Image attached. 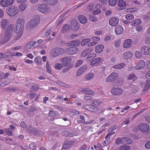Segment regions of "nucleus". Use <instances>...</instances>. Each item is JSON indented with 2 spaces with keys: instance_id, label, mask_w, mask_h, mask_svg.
I'll list each match as a JSON object with an SVG mask.
<instances>
[{
  "instance_id": "nucleus-26",
  "label": "nucleus",
  "mask_w": 150,
  "mask_h": 150,
  "mask_svg": "<svg viewBox=\"0 0 150 150\" xmlns=\"http://www.w3.org/2000/svg\"><path fill=\"white\" fill-rule=\"evenodd\" d=\"M58 56L63 54L65 52V50L63 48L57 47L55 48Z\"/></svg>"
},
{
  "instance_id": "nucleus-64",
  "label": "nucleus",
  "mask_w": 150,
  "mask_h": 150,
  "mask_svg": "<svg viewBox=\"0 0 150 150\" xmlns=\"http://www.w3.org/2000/svg\"><path fill=\"white\" fill-rule=\"evenodd\" d=\"M145 43L147 44L148 45L150 43V37H146L145 38Z\"/></svg>"
},
{
  "instance_id": "nucleus-52",
  "label": "nucleus",
  "mask_w": 150,
  "mask_h": 150,
  "mask_svg": "<svg viewBox=\"0 0 150 150\" xmlns=\"http://www.w3.org/2000/svg\"><path fill=\"white\" fill-rule=\"evenodd\" d=\"M41 59L39 57H36L35 59V62L38 65H40L41 63Z\"/></svg>"
},
{
  "instance_id": "nucleus-31",
  "label": "nucleus",
  "mask_w": 150,
  "mask_h": 150,
  "mask_svg": "<svg viewBox=\"0 0 150 150\" xmlns=\"http://www.w3.org/2000/svg\"><path fill=\"white\" fill-rule=\"evenodd\" d=\"M58 114V112L54 110H50L48 113V115L50 117L56 116Z\"/></svg>"
},
{
  "instance_id": "nucleus-25",
  "label": "nucleus",
  "mask_w": 150,
  "mask_h": 150,
  "mask_svg": "<svg viewBox=\"0 0 150 150\" xmlns=\"http://www.w3.org/2000/svg\"><path fill=\"white\" fill-rule=\"evenodd\" d=\"M100 60V58L95 59L90 62V64L93 66H96L99 64Z\"/></svg>"
},
{
  "instance_id": "nucleus-63",
  "label": "nucleus",
  "mask_w": 150,
  "mask_h": 150,
  "mask_svg": "<svg viewBox=\"0 0 150 150\" xmlns=\"http://www.w3.org/2000/svg\"><path fill=\"white\" fill-rule=\"evenodd\" d=\"M136 77L134 74L132 73L130 74L128 77V79H132L135 78Z\"/></svg>"
},
{
  "instance_id": "nucleus-53",
  "label": "nucleus",
  "mask_w": 150,
  "mask_h": 150,
  "mask_svg": "<svg viewBox=\"0 0 150 150\" xmlns=\"http://www.w3.org/2000/svg\"><path fill=\"white\" fill-rule=\"evenodd\" d=\"M36 145L33 142H31V143L29 145V148L32 149V150H34L36 148Z\"/></svg>"
},
{
  "instance_id": "nucleus-5",
  "label": "nucleus",
  "mask_w": 150,
  "mask_h": 150,
  "mask_svg": "<svg viewBox=\"0 0 150 150\" xmlns=\"http://www.w3.org/2000/svg\"><path fill=\"white\" fill-rule=\"evenodd\" d=\"M6 12L10 16H13L16 15L18 13V9L17 7L12 6L6 9Z\"/></svg>"
},
{
  "instance_id": "nucleus-10",
  "label": "nucleus",
  "mask_w": 150,
  "mask_h": 150,
  "mask_svg": "<svg viewBox=\"0 0 150 150\" xmlns=\"http://www.w3.org/2000/svg\"><path fill=\"white\" fill-rule=\"evenodd\" d=\"M13 0H1L0 1L1 5L3 7H7L12 5Z\"/></svg>"
},
{
  "instance_id": "nucleus-9",
  "label": "nucleus",
  "mask_w": 150,
  "mask_h": 150,
  "mask_svg": "<svg viewBox=\"0 0 150 150\" xmlns=\"http://www.w3.org/2000/svg\"><path fill=\"white\" fill-rule=\"evenodd\" d=\"M79 50L76 47H71L68 48L66 50V52L69 54H74L77 53Z\"/></svg>"
},
{
  "instance_id": "nucleus-42",
  "label": "nucleus",
  "mask_w": 150,
  "mask_h": 150,
  "mask_svg": "<svg viewBox=\"0 0 150 150\" xmlns=\"http://www.w3.org/2000/svg\"><path fill=\"white\" fill-rule=\"evenodd\" d=\"M56 51L55 48L52 50L50 52V54L52 57H57L58 56V54Z\"/></svg>"
},
{
  "instance_id": "nucleus-21",
  "label": "nucleus",
  "mask_w": 150,
  "mask_h": 150,
  "mask_svg": "<svg viewBox=\"0 0 150 150\" xmlns=\"http://www.w3.org/2000/svg\"><path fill=\"white\" fill-rule=\"evenodd\" d=\"M132 45V41L131 39H127L126 40L124 44V47L127 48L131 47Z\"/></svg>"
},
{
  "instance_id": "nucleus-14",
  "label": "nucleus",
  "mask_w": 150,
  "mask_h": 150,
  "mask_svg": "<svg viewBox=\"0 0 150 150\" xmlns=\"http://www.w3.org/2000/svg\"><path fill=\"white\" fill-rule=\"evenodd\" d=\"M80 43V40H76L69 41L68 43V45L69 46H77L79 45Z\"/></svg>"
},
{
  "instance_id": "nucleus-18",
  "label": "nucleus",
  "mask_w": 150,
  "mask_h": 150,
  "mask_svg": "<svg viewBox=\"0 0 150 150\" xmlns=\"http://www.w3.org/2000/svg\"><path fill=\"white\" fill-rule=\"evenodd\" d=\"M123 31V28L121 25H117L115 28V32L116 34L120 35Z\"/></svg>"
},
{
  "instance_id": "nucleus-6",
  "label": "nucleus",
  "mask_w": 150,
  "mask_h": 150,
  "mask_svg": "<svg viewBox=\"0 0 150 150\" xmlns=\"http://www.w3.org/2000/svg\"><path fill=\"white\" fill-rule=\"evenodd\" d=\"M111 93L115 96H120L121 95L123 92L122 90L118 87H114L111 89Z\"/></svg>"
},
{
  "instance_id": "nucleus-44",
  "label": "nucleus",
  "mask_w": 150,
  "mask_h": 150,
  "mask_svg": "<svg viewBox=\"0 0 150 150\" xmlns=\"http://www.w3.org/2000/svg\"><path fill=\"white\" fill-rule=\"evenodd\" d=\"M34 41H32L28 43L25 46V49H29L33 45L34 46Z\"/></svg>"
},
{
  "instance_id": "nucleus-2",
  "label": "nucleus",
  "mask_w": 150,
  "mask_h": 150,
  "mask_svg": "<svg viewBox=\"0 0 150 150\" xmlns=\"http://www.w3.org/2000/svg\"><path fill=\"white\" fill-rule=\"evenodd\" d=\"M14 25L10 24L6 28L5 32V37L1 41V42L4 44L9 41L13 33Z\"/></svg>"
},
{
  "instance_id": "nucleus-61",
  "label": "nucleus",
  "mask_w": 150,
  "mask_h": 150,
  "mask_svg": "<svg viewBox=\"0 0 150 150\" xmlns=\"http://www.w3.org/2000/svg\"><path fill=\"white\" fill-rule=\"evenodd\" d=\"M6 132L8 135L11 136L12 135V131L11 129H7L6 130Z\"/></svg>"
},
{
  "instance_id": "nucleus-3",
  "label": "nucleus",
  "mask_w": 150,
  "mask_h": 150,
  "mask_svg": "<svg viewBox=\"0 0 150 150\" xmlns=\"http://www.w3.org/2000/svg\"><path fill=\"white\" fill-rule=\"evenodd\" d=\"M37 9L39 12L45 14H49L51 11L50 8L47 5L45 4H39Z\"/></svg>"
},
{
  "instance_id": "nucleus-7",
  "label": "nucleus",
  "mask_w": 150,
  "mask_h": 150,
  "mask_svg": "<svg viewBox=\"0 0 150 150\" xmlns=\"http://www.w3.org/2000/svg\"><path fill=\"white\" fill-rule=\"evenodd\" d=\"M118 74L116 73H112L107 78L106 81L108 82L114 81L117 79Z\"/></svg>"
},
{
  "instance_id": "nucleus-13",
  "label": "nucleus",
  "mask_w": 150,
  "mask_h": 150,
  "mask_svg": "<svg viewBox=\"0 0 150 150\" xmlns=\"http://www.w3.org/2000/svg\"><path fill=\"white\" fill-rule=\"evenodd\" d=\"M119 22V19L116 17H112L111 18L109 21V24L112 26L116 25Z\"/></svg>"
},
{
  "instance_id": "nucleus-33",
  "label": "nucleus",
  "mask_w": 150,
  "mask_h": 150,
  "mask_svg": "<svg viewBox=\"0 0 150 150\" xmlns=\"http://www.w3.org/2000/svg\"><path fill=\"white\" fill-rule=\"evenodd\" d=\"M125 65V64L122 63L118 65H114L113 68L117 69H121L123 68Z\"/></svg>"
},
{
  "instance_id": "nucleus-24",
  "label": "nucleus",
  "mask_w": 150,
  "mask_h": 150,
  "mask_svg": "<svg viewBox=\"0 0 150 150\" xmlns=\"http://www.w3.org/2000/svg\"><path fill=\"white\" fill-rule=\"evenodd\" d=\"M9 21L6 19H3L1 22V27L4 29H5L6 26L8 24Z\"/></svg>"
},
{
  "instance_id": "nucleus-27",
  "label": "nucleus",
  "mask_w": 150,
  "mask_h": 150,
  "mask_svg": "<svg viewBox=\"0 0 150 150\" xmlns=\"http://www.w3.org/2000/svg\"><path fill=\"white\" fill-rule=\"evenodd\" d=\"M79 19L81 23L84 24L87 22V19L84 16L80 15L79 17Z\"/></svg>"
},
{
  "instance_id": "nucleus-54",
  "label": "nucleus",
  "mask_w": 150,
  "mask_h": 150,
  "mask_svg": "<svg viewBox=\"0 0 150 150\" xmlns=\"http://www.w3.org/2000/svg\"><path fill=\"white\" fill-rule=\"evenodd\" d=\"M63 67V66L62 64L57 63L55 65L54 68L57 69H60Z\"/></svg>"
},
{
  "instance_id": "nucleus-19",
  "label": "nucleus",
  "mask_w": 150,
  "mask_h": 150,
  "mask_svg": "<svg viewBox=\"0 0 150 150\" xmlns=\"http://www.w3.org/2000/svg\"><path fill=\"white\" fill-rule=\"evenodd\" d=\"M141 50L144 54H148L150 52V48L148 47H143L141 48Z\"/></svg>"
},
{
  "instance_id": "nucleus-56",
  "label": "nucleus",
  "mask_w": 150,
  "mask_h": 150,
  "mask_svg": "<svg viewBox=\"0 0 150 150\" xmlns=\"http://www.w3.org/2000/svg\"><path fill=\"white\" fill-rule=\"evenodd\" d=\"M83 62V61L82 59H79L77 61L76 63L75 67H78L80 66Z\"/></svg>"
},
{
  "instance_id": "nucleus-45",
  "label": "nucleus",
  "mask_w": 150,
  "mask_h": 150,
  "mask_svg": "<svg viewBox=\"0 0 150 150\" xmlns=\"http://www.w3.org/2000/svg\"><path fill=\"white\" fill-rule=\"evenodd\" d=\"M30 131L32 133H33L34 134L37 136L39 135L40 132V131L37 130L35 128H32Z\"/></svg>"
},
{
  "instance_id": "nucleus-36",
  "label": "nucleus",
  "mask_w": 150,
  "mask_h": 150,
  "mask_svg": "<svg viewBox=\"0 0 150 150\" xmlns=\"http://www.w3.org/2000/svg\"><path fill=\"white\" fill-rule=\"evenodd\" d=\"M58 0H47V4L50 5H54L58 2Z\"/></svg>"
},
{
  "instance_id": "nucleus-49",
  "label": "nucleus",
  "mask_w": 150,
  "mask_h": 150,
  "mask_svg": "<svg viewBox=\"0 0 150 150\" xmlns=\"http://www.w3.org/2000/svg\"><path fill=\"white\" fill-rule=\"evenodd\" d=\"M125 18L128 20H132L134 18V16L131 14H128L126 16Z\"/></svg>"
},
{
  "instance_id": "nucleus-32",
  "label": "nucleus",
  "mask_w": 150,
  "mask_h": 150,
  "mask_svg": "<svg viewBox=\"0 0 150 150\" xmlns=\"http://www.w3.org/2000/svg\"><path fill=\"white\" fill-rule=\"evenodd\" d=\"M66 18L65 15L64 14L61 15L59 18L58 21L59 22L57 25H59Z\"/></svg>"
},
{
  "instance_id": "nucleus-35",
  "label": "nucleus",
  "mask_w": 150,
  "mask_h": 150,
  "mask_svg": "<svg viewBox=\"0 0 150 150\" xmlns=\"http://www.w3.org/2000/svg\"><path fill=\"white\" fill-rule=\"evenodd\" d=\"M73 67V65L71 64H70L67 67L63 69L62 70V72L63 73H65L68 71L70 69L72 68Z\"/></svg>"
},
{
  "instance_id": "nucleus-30",
  "label": "nucleus",
  "mask_w": 150,
  "mask_h": 150,
  "mask_svg": "<svg viewBox=\"0 0 150 150\" xmlns=\"http://www.w3.org/2000/svg\"><path fill=\"white\" fill-rule=\"evenodd\" d=\"M123 137H119L115 140V143L117 144H124Z\"/></svg>"
},
{
  "instance_id": "nucleus-46",
  "label": "nucleus",
  "mask_w": 150,
  "mask_h": 150,
  "mask_svg": "<svg viewBox=\"0 0 150 150\" xmlns=\"http://www.w3.org/2000/svg\"><path fill=\"white\" fill-rule=\"evenodd\" d=\"M93 106L92 105H86L83 106V108L86 110L91 112Z\"/></svg>"
},
{
  "instance_id": "nucleus-48",
  "label": "nucleus",
  "mask_w": 150,
  "mask_h": 150,
  "mask_svg": "<svg viewBox=\"0 0 150 150\" xmlns=\"http://www.w3.org/2000/svg\"><path fill=\"white\" fill-rule=\"evenodd\" d=\"M46 68L47 72L49 74H51V71L50 67V64L48 61H47L46 62Z\"/></svg>"
},
{
  "instance_id": "nucleus-58",
  "label": "nucleus",
  "mask_w": 150,
  "mask_h": 150,
  "mask_svg": "<svg viewBox=\"0 0 150 150\" xmlns=\"http://www.w3.org/2000/svg\"><path fill=\"white\" fill-rule=\"evenodd\" d=\"M96 56V54H95L93 53L88 55V57H86V59H89V60H90L93 59L94 57H95Z\"/></svg>"
},
{
  "instance_id": "nucleus-40",
  "label": "nucleus",
  "mask_w": 150,
  "mask_h": 150,
  "mask_svg": "<svg viewBox=\"0 0 150 150\" xmlns=\"http://www.w3.org/2000/svg\"><path fill=\"white\" fill-rule=\"evenodd\" d=\"M117 4L120 7H123L126 6V3L123 0H119Z\"/></svg>"
},
{
  "instance_id": "nucleus-41",
  "label": "nucleus",
  "mask_w": 150,
  "mask_h": 150,
  "mask_svg": "<svg viewBox=\"0 0 150 150\" xmlns=\"http://www.w3.org/2000/svg\"><path fill=\"white\" fill-rule=\"evenodd\" d=\"M117 0H108L109 5L112 6H114L117 3Z\"/></svg>"
},
{
  "instance_id": "nucleus-37",
  "label": "nucleus",
  "mask_w": 150,
  "mask_h": 150,
  "mask_svg": "<svg viewBox=\"0 0 150 150\" xmlns=\"http://www.w3.org/2000/svg\"><path fill=\"white\" fill-rule=\"evenodd\" d=\"M69 26L68 24L65 25L63 27L62 30V32L64 33L65 32L69 30Z\"/></svg>"
},
{
  "instance_id": "nucleus-15",
  "label": "nucleus",
  "mask_w": 150,
  "mask_h": 150,
  "mask_svg": "<svg viewBox=\"0 0 150 150\" xmlns=\"http://www.w3.org/2000/svg\"><path fill=\"white\" fill-rule=\"evenodd\" d=\"M87 69V67L86 65L82 66L78 70L76 75L77 76H80Z\"/></svg>"
},
{
  "instance_id": "nucleus-4",
  "label": "nucleus",
  "mask_w": 150,
  "mask_h": 150,
  "mask_svg": "<svg viewBox=\"0 0 150 150\" xmlns=\"http://www.w3.org/2000/svg\"><path fill=\"white\" fill-rule=\"evenodd\" d=\"M38 17V18H34L29 21L27 25L26 28L29 30L36 27L40 21L39 16Z\"/></svg>"
},
{
  "instance_id": "nucleus-20",
  "label": "nucleus",
  "mask_w": 150,
  "mask_h": 150,
  "mask_svg": "<svg viewBox=\"0 0 150 150\" xmlns=\"http://www.w3.org/2000/svg\"><path fill=\"white\" fill-rule=\"evenodd\" d=\"M73 144V142L68 141H66L63 144L62 148L66 149L69 147H71Z\"/></svg>"
},
{
  "instance_id": "nucleus-1",
  "label": "nucleus",
  "mask_w": 150,
  "mask_h": 150,
  "mask_svg": "<svg viewBox=\"0 0 150 150\" xmlns=\"http://www.w3.org/2000/svg\"><path fill=\"white\" fill-rule=\"evenodd\" d=\"M25 21L23 18H19L17 21L16 23V27L14 31L16 33H19V36L17 35L19 38L22 34L24 29Z\"/></svg>"
},
{
  "instance_id": "nucleus-62",
  "label": "nucleus",
  "mask_w": 150,
  "mask_h": 150,
  "mask_svg": "<svg viewBox=\"0 0 150 150\" xmlns=\"http://www.w3.org/2000/svg\"><path fill=\"white\" fill-rule=\"evenodd\" d=\"M136 30L138 32H140L142 30L143 28L142 25H139L137 26L136 28Z\"/></svg>"
},
{
  "instance_id": "nucleus-28",
  "label": "nucleus",
  "mask_w": 150,
  "mask_h": 150,
  "mask_svg": "<svg viewBox=\"0 0 150 150\" xmlns=\"http://www.w3.org/2000/svg\"><path fill=\"white\" fill-rule=\"evenodd\" d=\"M81 92L86 94H92L93 93V91L88 88L83 89Z\"/></svg>"
},
{
  "instance_id": "nucleus-38",
  "label": "nucleus",
  "mask_w": 150,
  "mask_h": 150,
  "mask_svg": "<svg viewBox=\"0 0 150 150\" xmlns=\"http://www.w3.org/2000/svg\"><path fill=\"white\" fill-rule=\"evenodd\" d=\"M90 103L93 105L97 106L99 104V102L96 100H91L90 101Z\"/></svg>"
},
{
  "instance_id": "nucleus-59",
  "label": "nucleus",
  "mask_w": 150,
  "mask_h": 150,
  "mask_svg": "<svg viewBox=\"0 0 150 150\" xmlns=\"http://www.w3.org/2000/svg\"><path fill=\"white\" fill-rule=\"evenodd\" d=\"M130 147L129 146L123 145L120 147L121 150H128L130 149Z\"/></svg>"
},
{
  "instance_id": "nucleus-17",
  "label": "nucleus",
  "mask_w": 150,
  "mask_h": 150,
  "mask_svg": "<svg viewBox=\"0 0 150 150\" xmlns=\"http://www.w3.org/2000/svg\"><path fill=\"white\" fill-rule=\"evenodd\" d=\"M145 65V63L143 60H141L138 62L137 65L135 67L136 69L139 70L144 68Z\"/></svg>"
},
{
  "instance_id": "nucleus-60",
  "label": "nucleus",
  "mask_w": 150,
  "mask_h": 150,
  "mask_svg": "<svg viewBox=\"0 0 150 150\" xmlns=\"http://www.w3.org/2000/svg\"><path fill=\"white\" fill-rule=\"evenodd\" d=\"M38 108L36 107L31 106L29 109V111L30 112H34L38 110Z\"/></svg>"
},
{
  "instance_id": "nucleus-11",
  "label": "nucleus",
  "mask_w": 150,
  "mask_h": 150,
  "mask_svg": "<svg viewBox=\"0 0 150 150\" xmlns=\"http://www.w3.org/2000/svg\"><path fill=\"white\" fill-rule=\"evenodd\" d=\"M71 27L72 30L75 31H76L80 27L79 23L73 20L71 21Z\"/></svg>"
},
{
  "instance_id": "nucleus-57",
  "label": "nucleus",
  "mask_w": 150,
  "mask_h": 150,
  "mask_svg": "<svg viewBox=\"0 0 150 150\" xmlns=\"http://www.w3.org/2000/svg\"><path fill=\"white\" fill-rule=\"evenodd\" d=\"M142 56V53L139 51H136L135 53V56L136 58H140Z\"/></svg>"
},
{
  "instance_id": "nucleus-16",
  "label": "nucleus",
  "mask_w": 150,
  "mask_h": 150,
  "mask_svg": "<svg viewBox=\"0 0 150 150\" xmlns=\"http://www.w3.org/2000/svg\"><path fill=\"white\" fill-rule=\"evenodd\" d=\"M92 51L91 48L87 49L86 50L82 51L81 56V57H84L88 55Z\"/></svg>"
},
{
  "instance_id": "nucleus-55",
  "label": "nucleus",
  "mask_w": 150,
  "mask_h": 150,
  "mask_svg": "<svg viewBox=\"0 0 150 150\" xmlns=\"http://www.w3.org/2000/svg\"><path fill=\"white\" fill-rule=\"evenodd\" d=\"M86 79L87 80H89L92 79L93 77V74L92 73H90L86 75L85 76Z\"/></svg>"
},
{
  "instance_id": "nucleus-29",
  "label": "nucleus",
  "mask_w": 150,
  "mask_h": 150,
  "mask_svg": "<svg viewBox=\"0 0 150 150\" xmlns=\"http://www.w3.org/2000/svg\"><path fill=\"white\" fill-rule=\"evenodd\" d=\"M142 22L141 20L140 19H137L134 20L131 23V25L132 26H136Z\"/></svg>"
},
{
  "instance_id": "nucleus-23",
  "label": "nucleus",
  "mask_w": 150,
  "mask_h": 150,
  "mask_svg": "<svg viewBox=\"0 0 150 150\" xmlns=\"http://www.w3.org/2000/svg\"><path fill=\"white\" fill-rule=\"evenodd\" d=\"M104 46L102 45H100L97 46L96 47L95 51L97 53H101L103 50Z\"/></svg>"
},
{
  "instance_id": "nucleus-51",
  "label": "nucleus",
  "mask_w": 150,
  "mask_h": 150,
  "mask_svg": "<svg viewBox=\"0 0 150 150\" xmlns=\"http://www.w3.org/2000/svg\"><path fill=\"white\" fill-rule=\"evenodd\" d=\"M42 42V39H40L36 42H34V46L35 47H38L40 43Z\"/></svg>"
},
{
  "instance_id": "nucleus-47",
  "label": "nucleus",
  "mask_w": 150,
  "mask_h": 150,
  "mask_svg": "<svg viewBox=\"0 0 150 150\" xmlns=\"http://www.w3.org/2000/svg\"><path fill=\"white\" fill-rule=\"evenodd\" d=\"M150 86V81H146V83L145 84L144 90L146 91L147 89Z\"/></svg>"
},
{
  "instance_id": "nucleus-50",
  "label": "nucleus",
  "mask_w": 150,
  "mask_h": 150,
  "mask_svg": "<svg viewBox=\"0 0 150 150\" xmlns=\"http://www.w3.org/2000/svg\"><path fill=\"white\" fill-rule=\"evenodd\" d=\"M89 18L90 21L93 22H96L98 20L97 17L95 16H89Z\"/></svg>"
},
{
  "instance_id": "nucleus-12",
  "label": "nucleus",
  "mask_w": 150,
  "mask_h": 150,
  "mask_svg": "<svg viewBox=\"0 0 150 150\" xmlns=\"http://www.w3.org/2000/svg\"><path fill=\"white\" fill-rule=\"evenodd\" d=\"M71 60V59L70 57H66L61 59L60 60L62 61V64L63 67H65L67 66L70 62Z\"/></svg>"
},
{
  "instance_id": "nucleus-43",
  "label": "nucleus",
  "mask_w": 150,
  "mask_h": 150,
  "mask_svg": "<svg viewBox=\"0 0 150 150\" xmlns=\"http://www.w3.org/2000/svg\"><path fill=\"white\" fill-rule=\"evenodd\" d=\"M90 41V39L89 38L83 40L81 42V45L83 46L87 44Z\"/></svg>"
},
{
  "instance_id": "nucleus-34",
  "label": "nucleus",
  "mask_w": 150,
  "mask_h": 150,
  "mask_svg": "<svg viewBox=\"0 0 150 150\" xmlns=\"http://www.w3.org/2000/svg\"><path fill=\"white\" fill-rule=\"evenodd\" d=\"M124 144H131L132 142V141L131 139L128 137H123Z\"/></svg>"
},
{
  "instance_id": "nucleus-39",
  "label": "nucleus",
  "mask_w": 150,
  "mask_h": 150,
  "mask_svg": "<svg viewBox=\"0 0 150 150\" xmlns=\"http://www.w3.org/2000/svg\"><path fill=\"white\" fill-rule=\"evenodd\" d=\"M62 134L64 136L69 137H71L72 136V134L70 132L67 131L63 132L62 133Z\"/></svg>"
},
{
  "instance_id": "nucleus-8",
  "label": "nucleus",
  "mask_w": 150,
  "mask_h": 150,
  "mask_svg": "<svg viewBox=\"0 0 150 150\" xmlns=\"http://www.w3.org/2000/svg\"><path fill=\"white\" fill-rule=\"evenodd\" d=\"M139 129L143 132H146L149 129V126L147 124L142 123L139 126Z\"/></svg>"
},
{
  "instance_id": "nucleus-22",
  "label": "nucleus",
  "mask_w": 150,
  "mask_h": 150,
  "mask_svg": "<svg viewBox=\"0 0 150 150\" xmlns=\"http://www.w3.org/2000/svg\"><path fill=\"white\" fill-rule=\"evenodd\" d=\"M133 54L132 52L129 51L123 54V58L126 60H127L131 58Z\"/></svg>"
}]
</instances>
